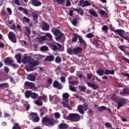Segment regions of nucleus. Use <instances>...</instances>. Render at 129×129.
Returning a JSON list of instances; mask_svg holds the SVG:
<instances>
[{"label":"nucleus","instance_id":"nucleus-1","mask_svg":"<svg viewBox=\"0 0 129 129\" xmlns=\"http://www.w3.org/2000/svg\"><path fill=\"white\" fill-rule=\"evenodd\" d=\"M22 61H23V63H25V64L28 63L29 64V67H26V71H28V72L34 71L36 66L40 65L39 60H34V59H33L32 56L30 55H25L24 58L22 59Z\"/></svg>","mask_w":129,"mask_h":129},{"label":"nucleus","instance_id":"nucleus-2","mask_svg":"<svg viewBox=\"0 0 129 129\" xmlns=\"http://www.w3.org/2000/svg\"><path fill=\"white\" fill-rule=\"evenodd\" d=\"M41 122L43 125H45L46 126H51L55 125V121L53 118L44 117L42 118Z\"/></svg>","mask_w":129,"mask_h":129},{"label":"nucleus","instance_id":"nucleus-3","mask_svg":"<svg viewBox=\"0 0 129 129\" xmlns=\"http://www.w3.org/2000/svg\"><path fill=\"white\" fill-rule=\"evenodd\" d=\"M51 32L55 35L56 41H59L62 38V36H63V33L59 29H52Z\"/></svg>","mask_w":129,"mask_h":129},{"label":"nucleus","instance_id":"nucleus-4","mask_svg":"<svg viewBox=\"0 0 129 129\" xmlns=\"http://www.w3.org/2000/svg\"><path fill=\"white\" fill-rule=\"evenodd\" d=\"M87 109H88V104L87 103H85L83 105H79L78 106V110L81 114H84V110L86 111Z\"/></svg>","mask_w":129,"mask_h":129},{"label":"nucleus","instance_id":"nucleus-5","mask_svg":"<svg viewBox=\"0 0 129 129\" xmlns=\"http://www.w3.org/2000/svg\"><path fill=\"white\" fill-rule=\"evenodd\" d=\"M68 118L70 120H72V121L77 122L79 121L80 119V115L76 113H72L69 115Z\"/></svg>","mask_w":129,"mask_h":129},{"label":"nucleus","instance_id":"nucleus-6","mask_svg":"<svg viewBox=\"0 0 129 129\" xmlns=\"http://www.w3.org/2000/svg\"><path fill=\"white\" fill-rule=\"evenodd\" d=\"M8 38L12 43H14V44L17 43V37L16 36L15 33L9 32L8 33Z\"/></svg>","mask_w":129,"mask_h":129},{"label":"nucleus","instance_id":"nucleus-7","mask_svg":"<svg viewBox=\"0 0 129 129\" xmlns=\"http://www.w3.org/2000/svg\"><path fill=\"white\" fill-rule=\"evenodd\" d=\"M56 45L52 44L51 45V48L53 51H56V50H58V51L60 52H63L64 51V48L62 47V45L59 43H56Z\"/></svg>","mask_w":129,"mask_h":129},{"label":"nucleus","instance_id":"nucleus-8","mask_svg":"<svg viewBox=\"0 0 129 129\" xmlns=\"http://www.w3.org/2000/svg\"><path fill=\"white\" fill-rule=\"evenodd\" d=\"M117 109H119L120 107H123V106L126 103V100L124 98H121L120 100L117 101Z\"/></svg>","mask_w":129,"mask_h":129},{"label":"nucleus","instance_id":"nucleus-9","mask_svg":"<svg viewBox=\"0 0 129 129\" xmlns=\"http://www.w3.org/2000/svg\"><path fill=\"white\" fill-rule=\"evenodd\" d=\"M24 86L26 87H28L29 89H36V88L35 84L28 81L25 82Z\"/></svg>","mask_w":129,"mask_h":129},{"label":"nucleus","instance_id":"nucleus-10","mask_svg":"<svg viewBox=\"0 0 129 129\" xmlns=\"http://www.w3.org/2000/svg\"><path fill=\"white\" fill-rule=\"evenodd\" d=\"M73 53L74 55H77L80 54H82V48L77 46L73 49Z\"/></svg>","mask_w":129,"mask_h":129},{"label":"nucleus","instance_id":"nucleus-11","mask_svg":"<svg viewBox=\"0 0 129 129\" xmlns=\"http://www.w3.org/2000/svg\"><path fill=\"white\" fill-rule=\"evenodd\" d=\"M53 87L54 88H57V89H62L63 88V86L62 85V84L59 83L58 81H54L53 84H52Z\"/></svg>","mask_w":129,"mask_h":129},{"label":"nucleus","instance_id":"nucleus-12","mask_svg":"<svg viewBox=\"0 0 129 129\" xmlns=\"http://www.w3.org/2000/svg\"><path fill=\"white\" fill-rule=\"evenodd\" d=\"M61 104H62L65 108H68V109H69L70 110H72V107L69 105V101H63L61 102Z\"/></svg>","mask_w":129,"mask_h":129},{"label":"nucleus","instance_id":"nucleus-13","mask_svg":"<svg viewBox=\"0 0 129 129\" xmlns=\"http://www.w3.org/2000/svg\"><path fill=\"white\" fill-rule=\"evenodd\" d=\"M87 84L89 87H91V88H92L94 90H96V89H98V88H99V87L98 85L92 83H87Z\"/></svg>","mask_w":129,"mask_h":129},{"label":"nucleus","instance_id":"nucleus-14","mask_svg":"<svg viewBox=\"0 0 129 129\" xmlns=\"http://www.w3.org/2000/svg\"><path fill=\"white\" fill-rule=\"evenodd\" d=\"M54 59H55V57H54L52 55H50L46 56L44 59V61L52 62V61H54Z\"/></svg>","mask_w":129,"mask_h":129},{"label":"nucleus","instance_id":"nucleus-15","mask_svg":"<svg viewBox=\"0 0 129 129\" xmlns=\"http://www.w3.org/2000/svg\"><path fill=\"white\" fill-rule=\"evenodd\" d=\"M32 3V5L34 7H39L42 5L41 2L38 1V0H31Z\"/></svg>","mask_w":129,"mask_h":129},{"label":"nucleus","instance_id":"nucleus-16","mask_svg":"<svg viewBox=\"0 0 129 129\" xmlns=\"http://www.w3.org/2000/svg\"><path fill=\"white\" fill-rule=\"evenodd\" d=\"M114 33H117L119 35V36H120L121 38H123L124 36H123V34H124V31L121 30V29H117L116 30H114Z\"/></svg>","mask_w":129,"mask_h":129},{"label":"nucleus","instance_id":"nucleus-17","mask_svg":"<svg viewBox=\"0 0 129 129\" xmlns=\"http://www.w3.org/2000/svg\"><path fill=\"white\" fill-rule=\"evenodd\" d=\"M79 37V35H78L77 33H74L72 39V42L73 43H76L78 40V38Z\"/></svg>","mask_w":129,"mask_h":129},{"label":"nucleus","instance_id":"nucleus-18","mask_svg":"<svg viewBox=\"0 0 129 129\" xmlns=\"http://www.w3.org/2000/svg\"><path fill=\"white\" fill-rule=\"evenodd\" d=\"M69 126L66 123H60L58 125V128L59 129H68Z\"/></svg>","mask_w":129,"mask_h":129},{"label":"nucleus","instance_id":"nucleus-19","mask_svg":"<svg viewBox=\"0 0 129 129\" xmlns=\"http://www.w3.org/2000/svg\"><path fill=\"white\" fill-rule=\"evenodd\" d=\"M120 94H121V95H125V94H127L129 96V88H124L122 91L120 92Z\"/></svg>","mask_w":129,"mask_h":129},{"label":"nucleus","instance_id":"nucleus-20","mask_svg":"<svg viewBox=\"0 0 129 129\" xmlns=\"http://www.w3.org/2000/svg\"><path fill=\"white\" fill-rule=\"evenodd\" d=\"M89 13L90 14V15H92V16H93L94 17H95L96 18H98V14L94 11V9H91L89 10Z\"/></svg>","mask_w":129,"mask_h":129},{"label":"nucleus","instance_id":"nucleus-21","mask_svg":"<svg viewBox=\"0 0 129 129\" xmlns=\"http://www.w3.org/2000/svg\"><path fill=\"white\" fill-rule=\"evenodd\" d=\"M45 36L47 41H53V37L51 33H46Z\"/></svg>","mask_w":129,"mask_h":129},{"label":"nucleus","instance_id":"nucleus-22","mask_svg":"<svg viewBox=\"0 0 129 129\" xmlns=\"http://www.w3.org/2000/svg\"><path fill=\"white\" fill-rule=\"evenodd\" d=\"M42 29L43 31H49L50 30V26H49V24L44 23Z\"/></svg>","mask_w":129,"mask_h":129},{"label":"nucleus","instance_id":"nucleus-23","mask_svg":"<svg viewBox=\"0 0 129 129\" xmlns=\"http://www.w3.org/2000/svg\"><path fill=\"white\" fill-rule=\"evenodd\" d=\"M62 101H69V94L64 93L62 94Z\"/></svg>","mask_w":129,"mask_h":129},{"label":"nucleus","instance_id":"nucleus-24","mask_svg":"<svg viewBox=\"0 0 129 129\" xmlns=\"http://www.w3.org/2000/svg\"><path fill=\"white\" fill-rule=\"evenodd\" d=\"M25 29L26 32V36L29 38V37H30V35H31V28L28 26H25Z\"/></svg>","mask_w":129,"mask_h":129},{"label":"nucleus","instance_id":"nucleus-25","mask_svg":"<svg viewBox=\"0 0 129 129\" xmlns=\"http://www.w3.org/2000/svg\"><path fill=\"white\" fill-rule=\"evenodd\" d=\"M109 74H111V75H113L114 74V70H109L108 69H106L105 71V75H109Z\"/></svg>","mask_w":129,"mask_h":129},{"label":"nucleus","instance_id":"nucleus-26","mask_svg":"<svg viewBox=\"0 0 129 129\" xmlns=\"http://www.w3.org/2000/svg\"><path fill=\"white\" fill-rule=\"evenodd\" d=\"M15 57L17 59L18 63L21 64V60L22 59V54L21 53H17L15 55Z\"/></svg>","mask_w":129,"mask_h":129},{"label":"nucleus","instance_id":"nucleus-27","mask_svg":"<svg viewBox=\"0 0 129 129\" xmlns=\"http://www.w3.org/2000/svg\"><path fill=\"white\" fill-rule=\"evenodd\" d=\"M96 72L98 75H99V76H103V75L105 74L104 70L102 69H99L96 71Z\"/></svg>","mask_w":129,"mask_h":129},{"label":"nucleus","instance_id":"nucleus-28","mask_svg":"<svg viewBox=\"0 0 129 129\" xmlns=\"http://www.w3.org/2000/svg\"><path fill=\"white\" fill-rule=\"evenodd\" d=\"M32 94V91L30 90H27L25 92V96L26 98H30Z\"/></svg>","mask_w":129,"mask_h":129},{"label":"nucleus","instance_id":"nucleus-29","mask_svg":"<svg viewBox=\"0 0 129 129\" xmlns=\"http://www.w3.org/2000/svg\"><path fill=\"white\" fill-rule=\"evenodd\" d=\"M28 80H30V81H35L36 80V77H35V76L29 74L27 77Z\"/></svg>","mask_w":129,"mask_h":129},{"label":"nucleus","instance_id":"nucleus-30","mask_svg":"<svg viewBox=\"0 0 129 129\" xmlns=\"http://www.w3.org/2000/svg\"><path fill=\"white\" fill-rule=\"evenodd\" d=\"M72 9L75 11V12H78V13H79V12H80V15L81 16H83V14L84 13V11H82V8H78V9H76V8H73Z\"/></svg>","mask_w":129,"mask_h":129},{"label":"nucleus","instance_id":"nucleus-31","mask_svg":"<svg viewBox=\"0 0 129 129\" xmlns=\"http://www.w3.org/2000/svg\"><path fill=\"white\" fill-rule=\"evenodd\" d=\"M32 16L33 18V21H37L38 20V17H39V14L36 13L35 12H33L32 13Z\"/></svg>","mask_w":129,"mask_h":129},{"label":"nucleus","instance_id":"nucleus-32","mask_svg":"<svg viewBox=\"0 0 129 129\" xmlns=\"http://www.w3.org/2000/svg\"><path fill=\"white\" fill-rule=\"evenodd\" d=\"M37 39L38 40L39 43H42V42H44V41H46V40H47L46 39L45 35L37 37Z\"/></svg>","mask_w":129,"mask_h":129},{"label":"nucleus","instance_id":"nucleus-33","mask_svg":"<svg viewBox=\"0 0 129 129\" xmlns=\"http://www.w3.org/2000/svg\"><path fill=\"white\" fill-rule=\"evenodd\" d=\"M4 62L5 64H9L11 65L13 63V60L10 58V57H7L5 58Z\"/></svg>","mask_w":129,"mask_h":129},{"label":"nucleus","instance_id":"nucleus-34","mask_svg":"<svg viewBox=\"0 0 129 129\" xmlns=\"http://www.w3.org/2000/svg\"><path fill=\"white\" fill-rule=\"evenodd\" d=\"M78 39H79V43H80L81 44H83L84 46H86V42H85V41H84V40H83V38H82V37H81V36L79 35Z\"/></svg>","mask_w":129,"mask_h":129},{"label":"nucleus","instance_id":"nucleus-35","mask_svg":"<svg viewBox=\"0 0 129 129\" xmlns=\"http://www.w3.org/2000/svg\"><path fill=\"white\" fill-rule=\"evenodd\" d=\"M40 111H41V113L40 114V116L42 117V116H43V115L45 114L44 112H45V111H47V109H46V108L43 107L40 109Z\"/></svg>","mask_w":129,"mask_h":129},{"label":"nucleus","instance_id":"nucleus-36","mask_svg":"<svg viewBox=\"0 0 129 129\" xmlns=\"http://www.w3.org/2000/svg\"><path fill=\"white\" fill-rule=\"evenodd\" d=\"M0 88H9V84L8 83L0 84Z\"/></svg>","mask_w":129,"mask_h":129},{"label":"nucleus","instance_id":"nucleus-37","mask_svg":"<svg viewBox=\"0 0 129 129\" xmlns=\"http://www.w3.org/2000/svg\"><path fill=\"white\" fill-rule=\"evenodd\" d=\"M38 96H39V95H38V94H37L35 92H32L31 93V96L30 97L32 99H36Z\"/></svg>","mask_w":129,"mask_h":129},{"label":"nucleus","instance_id":"nucleus-38","mask_svg":"<svg viewBox=\"0 0 129 129\" xmlns=\"http://www.w3.org/2000/svg\"><path fill=\"white\" fill-rule=\"evenodd\" d=\"M90 6H91V4L87 1H85L84 2L82 8H84V7H89Z\"/></svg>","mask_w":129,"mask_h":129},{"label":"nucleus","instance_id":"nucleus-39","mask_svg":"<svg viewBox=\"0 0 129 129\" xmlns=\"http://www.w3.org/2000/svg\"><path fill=\"white\" fill-rule=\"evenodd\" d=\"M31 120H32L33 122H39V121H40V117L37 115L34 118H31Z\"/></svg>","mask_w":129,"mask_h":129},{"label":"nucleus","instance_id":"nucleus-40","mask_svg":"<svg viewBox=\"0 0 129 129\" xmlns=\"http://www.w3.org/2000/svg\"><path fill=\"white\" fill-rule=\"evenodd\" d=\"M18 10L19 11H23V12L26 15H29V13H28V10H27L26 9H25L23 7H19Z\"/></svg>","mask_w":129,"mask_h":129},{"label":"nucleus","instance_id":"nucleus-41","mask_svg":"<svg viewBox=\"0 0 129 129\" xmlns=\"http://www.w3.org/2000/svg\"><path fill=\"white\" fill-rule=\"evenodd\" d=\"M119 49H120L121 51H122V52H124V55H125V53H127V52L125 51V46L123 45H121L119 46Z\"/></svg>","mask_w":129,"mask_h":129},{"label":"nucleus","instance_id":"nucleus-42","mask_svg":"<svg viewBox=\"0 0 129 129\" xmlns=\"http://www.w3.org/2000/svg\"><path fill=\"white\" fill-rule=\"evenodd\" d=\"M79 88L82 92H85V90H86V87L84 86H79Z\"/></svg>","mask_w":129,"mask_h":129},{"label":"nucleus","instance_id":"nucleus-43","mask_svg":"<svg viewBox=\"0 0 129 129\" xmlns=\"http://www.w3.org/2000/svg\"><path fill=\"white\" fill-rule=\"evenodd\" d=\"M106 110V107H105V106H100L98 108V110L100 111V112H101L103 111V110Z\"/></svg>","mask_w":129,"mask_h":129},{"label":"nucleus","instance_id":"nucleus-44","mask_svg":"<svg viewBox=\"0 0 129 129\" xmlns=\"http://www.w3.org/2000/svg\"><path fill=\"white\" fill-rule=\"evenodd\" d=\"M35 103V104H36V105H38V106H42V105H43V102L39 100H36Z\"/></svg>","mask_w":129,"mask_h":129},{"label":"nucleus","instance_id":"nucleus-45","mask_svg":"<svg viewBox=\"0 0 129 129\" xmlns=\"http://www.w3.org/2000/svg\"><path fill=\"white\" fill-rule=\"evenodd\" d=\"M71 22L74 26H77V23H78L77 19H75V18H73V20H71Z\"/></svg>","mask_w":129,"mask_h":129},{"label":"nucleus","instance_id":"nucleus-46","mask_svg":"<svg viewBox=\"0 0 129 129\" xmlns=\"http://www.w3.org/2000/svg\"><path fill=\"white\" fill-rule=\"evenodd\" d=\"M48 48L47 46H43L40 47V51L42 52H45V51H48Z\"/></svg>","mask_w":129,"mask_h":129},{"label":"nucleus","instance_id":"nucleus-47","mask_svg":"<svg viewBox=\"0 0 129 129\" xmlns=\"http://www.w3.org/2000/svg\"><path fill=\"white\" fill-rule=\"evenodd\" d=\"M102 31H103V32H105V33H107V32L108 31V27H107V26L106 25H104L102 27Z\"/></svg>","mask_w":129,"mask_h":129},{"label":"nucleus","instance_id":"nucleus-48","mask_svg":"<svg viewBox=\"0 0 129 129\" xmlns=\"http://www.w3.org/2000/svg\"><path fill=\"white\" fill-rule=\"evenodd\" d=\"M12 129H21V128L18 123H15Z\"/></svg>","mask_w":129,"mask_h":129},{"label":"nucleus","instance_id":"nucleus-49","mask_svg":"<svg viewBox=\"0 0 129 129\" xmlns=\"http://www.w3.org/2000/svg\"><path fill=\"white\" fill-rule=\"evenodd\" d=\"M57 4L58 5H64L65 4V2H66V0H56Z\"/></svg>","mask_w":129,"mask_h":129},{"label":"nucleus","instance_id":"nucleus-50","mask_svg":"<svg viewBox=\"0 0 129 129\" xmlns=\"http://www.w3.org/2000/svg\"><path fill=\"white\" fill-rule=\"evenodd\" d=\"M99 13L100 15V16H104L105 15H107V13H106V12L104 11V10H100L99 11Z\"/></svg>","mask_w":129,"mask_h":129},{"label":"nucleus","instance_id":"nucleus-51","mask_svg":"<svg viewBox=\"0 0 129 129\" xmlns=\"http://www.w3.org/2000/svg\"><path fill=\"white\" fill-rule=\"evenodd\" d=\"M121 75L122 76H125L126 77H127V80H129V74L125 72H122L121 73Z\"/></svg>","mask_w":129,"mask_h":129},{"label":"nucleus","instance_id":"nucleus-52","mask_svg":"<svg viewBox=\"0 0 129 129\" xmlns=\"http://www.w3.org/2000/svg\"><path fill=\"white\" fill-rule=\"evenodd\" d=\"M61 57L60 56H57L55 59V62H56L57 63H61Z\"/></svg>","mask_w":129,"mask_h":129},{"label":"nucleus","instance_id":"nucleus-53","mask_svg":"<svg viewBox=\"0 0 129 129\" xmlns=\"http://www.w3.org/2000/svg\"><path fill=\"white\" fill-rule=\"evenodd\" d=\"M67 53H68V54H70V55H72V54L73 53V49L71 48V47L68 48Z\"/></svg>","mask_w":129,"mask_h":129},{"label":"nucleus","instance_id":"nucleus-54","mask_svg":"<svg viewBox=\"0 0 129 129\" xmlns=\"http://www.w3.org/2000/svg\"><path fill=\"white\" fill-rule=\"evenodd\" d=\"M69 86L70 90H71V91H73L74 92L76 91V88H75V87L72 86L71 85H70Z\"/></svg>","mask_w":129,"mask_h":129},{"label":"nucleus","instance_id":"nucleus-55","mask_svg":"<svg viewBox=\"0 0 129 129\" xmlns=\"http://www.w3.org/2000/svg\"><path fill=\"white\" fill-rule=\"evenodd\" d=\"M29 115L31 116V118H34L35 116H38V113L35 112H31Z\"/></svg>","mask_w":129,"mask_h":129},{"label":"nucleus","instance_id":"nucleus-56","mask_svg":"<svg viewBox=\"0 0 129 129\" xmlns=\"http://www.w3.org/2000/svg\"><path fill=\"white\" fill-rule=\"evenodd\" d=\"M93 44H94L95 47H97L99 46V44H98V42H97V40H95L92 42Z\"/></svg>","mask_w":129,"mask_h":129},{"label":"nucleus","instance_id":"nucleus-57","mask_svg":"<svg viewBox=\"0 0 129 129\" xmlns=\"http://www.w3.org/2000/svg\"><path fill=\"white\" fill-rule=\"evenodd\" d=\"M24 22H25V23H30V19L28 18L27 17H26L24 16L23 19Z\"/></svg>","mask_w":129,"mask_h":129},{"label":"nucleus","instance_id":"nucleus-58","mask_svg":"<svg viewBox=\"0 0 129 129\" xmlns=\"http://www.w3.org/2000/svg\"><path fill=\"white\" fill-rule=\"evenodd\" d=\"M69 84H71L72 85H74L75 84H77V83H78V81H70L69 82Z\"/></svg>","mask_w":129,"mask_h":129},{"label":"nucleus","instance_id":"nucleus-59","mask_svg":"<svg viewBox=\"0 0 129 129\" xmlns=\"http://www.w3.org/2000/svg\"><path fill=\"white\" fill-rule=\"evenodd\" d=\"M10 66H12V67H13L14 69H17V68L19 67V66H18V64L13 63H12L11 64H10Z\"/></svg>","mask_w":129,"mask_h":129},{"label":"nucleus","instance_id":"nucleus-60","mask_svg":"<svg viewBox=\"0 0 129 129\" xmlns=\"http://www.w3.org/2000/svg\"><path fill=\"white\" fill-rule=\"evenodd\" d=\"M105 125L106 127H108L109 128H110V127H112V125L110 123L106 122Z\"/></svg>","mask_w":129,"mask_h":129},{"label":"nucleus","instance_id":"nucleus-61","mask_svg":"<svg viewBox=\"0 0 129 129\" xmlns=\"http://www.w3.org/2000/svg\"><path fill=\"white\" fill-rule=\"evenodd\" d=\"M54 115L55 118H60V113H59L58 112L54 113Z\"/></svg>","mask_w":129,"mask_h":129},{"label":"nucleus","instance_id":"nucleus-62","mask_svg":"<svg viewBox=\"0 0 129 129\" xmlns=\"http://www.w3.org/2000/svg\"><path fill=\"white\" fill-rule=\"evenodd\" d=\"M87 37L89 39H90L91 38H93V34L92 33H90L89 34H87Z\"/></svg>","mask_w":129,"mask_h":129},{"label":"nucleus","instance_id":"nucleus-63","mask_svg":"<svg viewBox=\"0 0 129 129\" xmlns=\"http://www.w3.org/2000/svg\"><path fill=\"white\" fill-rule=\"evenodd\" d=\"M4 70L6 73H9L10 72V69L8 67H4Z\"/></svg>","mask_w":129,"mask_h":129},{"label":"nucleus","instance_id":"nucleus-64","mask_svg":"<svg viewBox=\"0 0 129 129\" xmlns=\"http://www.w3.org/2000/svg\"><path fill=\"white\" fill-rule=\"evenodd\" d=\"M66 6V7H70L71 6V2H70V0H67Z\"/></svg>","mask_w":129,"mask_h":129}]
</instances>
